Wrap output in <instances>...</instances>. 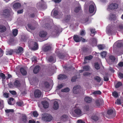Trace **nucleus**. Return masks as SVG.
<instances>
[{
    "instance_id": "nucleus-6",
    "label": "nucleus",
    "mask_w": 123,
    "mask_h": 123,
    "mask_svg": "<svg viewBox=\"0 0 123 123\" xmlns=\"http://www.w3.org/2000/svg\"><path fill=\"white\" fill-rule=\"evenodd\" d=\"M11 11L9 9H5L0 12V15H3L5 17L9 16L10 15Z\"/></svg>"
},
{
    "instance_id": "nucleus-58",
    "label": "nucleus",
    "mask_w": 123,
    "mask_h": 123,
    "mask_svg": "<svg viewBox=\"0 0 123 123\" xmlns=\"http://www.w3.org/2000/svg\"><path fill=\"white\" fill-rule=\"evenodd\" d=\"M45 86L46 88H48L49 87V83L48 82H45Z\"/></svg>"
},
{
    "instance_id": "nucleus-5",
    "label": "nucleus",
    "mask_w": 123,
    "mask_h": 123,
    "mask_svg": "<svg viewBox=\"0 0 123 123\" xmlns=\"http://www.w3.org/2000/svg\"><path fill=\"white\" fill-rule=\"evenodd\" d=\"M54 31L52 32V34L56 36L58 35L59 33L61 31V29L59 27L55 26L54 27Z\"/></svg>"
},
{
    "instance_id": "nucleus-26",
    "label": "nucleus",
    "mask_w": 123,
    "mask_h": 123,
    "mask_svg": "<svg viewBox=\"0 0 123 123\" xmlns=\"http://www.w3.org/2000/svg\"><path fill=\"white\" fill-rule=\"evenodd\" d=\"M67 78V76L63 74H60L58 77V79L59 80H62L66 79Z\"/></svg>"
},
{
    "instance_id": "nucleus-33",
    "label": "nucleus",
    "mask_w": 123,
    "mask_h": 123,
    "mask_svg": "<svg viewBox=\"0 0 123 123\" xmlns=\"http://www.w3.org/2000/svg\"><path fill=\"white\" fill-rule=\"evenodd\" d=\"M98 49L100 50L103 49L105 48V46L104 45H99L98 46Z\"/></svg>"
},
{
    "instance_id": "nucleus-44",
    "label": "nucleus",
    "mask_w": 123,
    "mask_h": 123,
    "mask_svg": "<svg viewBox=\"0 0 123 123\" xmlns=\"http://www.w3.org/2000/svg\"><path fill=\"white\" fill-rule=\"evenodd\" d=\"M70 18V16L69 15H68L66 16L65 18V20L66 22H67Z\"/></svg>"
},
{
    "instance_id": "nucleus-34",
    "label": "nucleus",
    "mask_w": 123,
    "mask_h": 123,
    "mask_svg": "<svg viewBox=\"0 0 123 123\" xmlns=\"http://www.w3.org/2000/svg\"><path fill=\"white\" fill-rule=\"evenodd\" d=\"M92 45L93 46H95L96 45L97 41L96 38H94L93 39L92 41Z\"/></svg>"
},
{
    "instance_id": "nucleus-51",
    "label": "nucleus",
    "mask_w": 123,
    "mask_h": 123,
    "mask_svg": "<svg viewBox=\"0 0 123 123\" xmlns=\"http://www.w3.org/2000/svg\"><path fill=\"white\" fill-rule=\"evenodd\" d=\"M90 31L92 35V36L94 35L95 32V30L94 29H91Z\"/></svg>"
},
{
    "instance_id": "nucleus-9",
    "label": "nucleus",
    "mask_w": 123,
    "mask_h": 123,
    "mask_svg": "<svg viewBox=\"0 0 123 123\" xmlns=\"http://www.w3.org/2000/svg\"><path fill=\"white\" fill-rule=\"evenodd\" d=\"M53 13L54 15L56 18H60L62 15L61 13L58 12V11L55 9H54L52 11V13Z\"/></svg>"
},
{
    "instance_id": "nucleus-21",
    "label": "nucleus",
    "mask_w": 123,
    "mask_h": 123,
    "mask_svg": "<svg viewBox=\"0 0 123 123\" xmlns=\"http://www.w3.org/2000/svg\"><path fill=\"white\" fill-rule=\"evenodd\" d=\"M43 107L45 108H48L49 107V104L48 102L46 101H44L42 102Z\"/></svg>"
},
{
    "instance_id": "nucleus-13",
    "label": "nucleus",
    "mask_w": 123,
    "mask_h": 123,
    "mask_svg": "<svg viewBox=\"0 0 123 123\" xmlns=\"http://www.w3.org/2000/svg\"><path fill=\"white\" fill-rule=\"evenodd\" d=\"M108 18L111 20H114L116 19L117 17L114 14L111 13L109 15Z\"/></svg>"
},
{
    "instance_id": "nucleus-62",
    "label": "nucleus",
    "mask_w": 123,
    "mask_h": 123,
    "mask_svg": "<svg viewBox=\"0 0 123 123\" xmlns=\"http://www.w3.org/2000/svg\"><path fill=\"white\" fill-rule=\"evenodd\" d=\"M3 96L4 97L7 98L8 97V94L7 93H5L4 94Z\"/></svg>"
},
{
    "instance_id": "nucleus-19",
    "label": "nucleus",
    "mask_w": 123,
    "mask_h": 123,
    "mask_svg": "<svg viewBox=\"0 0 123 123\" xmlns=\"http://www.w3.org/2000/svg\"><path fill=\"white\" fill-rule=\"evenodd\" d=\"M21 4L18 3H15L13 5V8L14 9H18L21 6Z\"/></svg>"
},
{
    "instance_id": "nucleus-42",
    "label": "nucleus",
    "mask_w": 123,
    "mask_h": 123,
    "mask_svg": "<svg viewBox=\"0 0 123 123\" xmlns=\"http://www.w3.org/2000/svg\"><path fill=\"white\" fill-rule=\"evenodd\" d=\"M16 104L19 106H21L23 105V101H19L17 102Z\"/></svg>"
},
{
    "instance_id": "nucleus-47",
    "label": "nucleus",
    "mask_w": 123,
    "mask_h": 123,
    "mask_svg": "<svg viewBox=\"0 0 123 123\" xmlns=\"http://www.w3.org/2000/svg\"><path fill=\"white\" fill-rule=\"evenodd\" d=\"M5 112L7 113L13 112H14V110L13 109H6L5 110Z\"/></svg>"
},
{
    "instance_id": "nucleus-12",
    "label": "nucleus",
    "mask_w": 123,
    "mask_h": 123,
    "mask_svg": "<svg viewBox=\"0 0 123 123\" xmlns=\"http://www.w3.org/2000/svg\"><path fill=\"white\" fill-rule=\"evenodd\" d=\"M42 94L41 92L38 90H36L34 92V95L36 98H38L40 97Z\"/></svg>"
},
{
    "instance_id": "nucleus-45",
    "label": "nucleus",
    "mask_w": 123,
    "mask_h": 123,
    "mask_svg": "<svg viewBox=\"0 0 123 123\" xmlns=\"http://www.w3.org/2000/svg\"><path fill=\"white\" fill-rule=\"evenodd\" d=\"M95 68L97 69H99L100 68V66L97 63H96L94 64Z\"/></svg>"
},
{
    "instance_id": "nucleus-41",
    "label": "nucleus",
    "mask_w": 123,
    "mask_h": 123,
    "mask_svg": "<svg viewBox=\"0 0 123 123\" xmlns=\"http://www.w3.org/2000/svg\"><path fill=\"white\" fill-rule=\"evenodd\" d=\"M89 69L90 67L88 66H85L83 67V69L86 71L89 70Z\"/></svg>"
},
{
    "instance_id": "nucleus-4",
    "label": "nucleus",
    "mask_w": 123,
    "mask_h": 123,
    "mask_svg": "<svg viewBox=\"0 0 123 123\" xmlns=\"http://www.w3.org/2000/svg\"><path fill=\"white\" fill-rule=\"evenodd\" d=\"M52 119L51 116L47 113H44L42 115V120L45 121H49Z\"/></svg>"
},
{
    "instance_id": "nucleus-24",
    "label": "nucleus",
    "mask_w": 123,
    "mask_h": 123,
    "mask_svg": "<svg viewBox=\"0 0 123 123\" xmlns=\"http://www.w3.org/2000/svg\"><path fill=\"white\" fill-rule=\"evenodd\" d=\"M85 101L88 103H90L92 101L91 98L88 97H86L85 98Z\"/></svg>"
},
{
    "instance_id": "nucleus-39",
    "label": "nucleus",
    "mask_w": 123,
    "mask_h": 123,
    "mask_svg": "<svg viewBox=\"0 0 123 123\" xmlns=\"http://www.w3.org/2000/svg\"><path fill=\"white\" fill-rule=\"evenodd\" d=\"M32 62L34 63L36 62L37 61V59L35 56H33L31 59Z\"/></svg>"
},
{
    "instance_id": "nucleus-32",
    "label": "nucleus",
    "mask_w": 123,
    "mask_h": 123,
    "mask_svg": "<svg viewBox=\"0 0 123 123\" xmlns=\"http://www.w3.org/2000/svg\"><path fill=\"white\" fill-rule=\"evenodd\" d=\"M18 30L17 29H15L13 30V31L12 33L14 36H16L18 34Z\"/></svg>"
},
{
    "instance_id": "nucleus-46",
    "label": "nucleus",
    "mask_w": 123,
    "mask_h": 123,
    "mask_svg": "<svg viewBox=\"0 0 123 123\" xmlns=\"http://www.w3.org/2000/svg\"><path fill=\"white\" fill-rule=\"evenodd\" d=\"M122 83L121 82H119L117 83L116 85V88H118L119 87L122 85Z\"/></svg>"
},
{
    "instance_id": "nucleus-53",
    "label": "nucleus",
    "mask_w": 123,
    "mask_h": 123,
    "mask_svg": "<svg viewBox=\"0 0 123 123\" xmlns=\"http://www.w3.org/2000/svg\"><path fill=\"white\" fill-rule=\"evenodd\" d=\"M8 53H7L6 54V55H11L12 54V52H13V50H11L9 51H8Z\"/></svg>"
},
{
    "instance_id": "nucleus-56",
    "label": "nucleus",
    "mask_w": 123,
    "mask_h": 123,
    "mask_svg": "<svg viewBox=\"0 0 123 123\" xmlns=\"http://www.w3.org/2000/svg\"><path fill=\"white\" fill-rule=\"evenodd\" d=\"M77 79V77L76 76H75L73 77L71 81L72 82H74Z\"/></svg>"
},
{
    "instance_id": "nucleus-18",
    "label": "nucleus",
    "mask_w": 123,
    "mask_h": 123,
    "mask_svg": "<svg viewBox=\"0 0 123 123\" xmlns=\"http://www.w3.org/2000/svg\"><path fill=\"white\" fill-rule=\"evenodd\" d=\"M47 35V32L44 31H41L39 34V36L41 37H45Z\"/></svg>"
},
{
    "instance_id": "nucleus-25",
    "label": "nucleus",
    "mask_w": 123,
    "mask_h": 123,
    "mask_svg": "<svg viewBox=\"0 0 123 123\" xmlns=\"http://www.w3.org/2000/svg\"><path fill=\"white\" fill-rule=\"evenodd\" d=\"M39 67L38 66H36L34 68L33 72L35 74L37 73L39 71Z\"/></svg>"
},
{
    "instance_id": "nucleus-17",
    "label": "nucleus",
    "mask_w": 123,
    "mask_h": 123,
    "mask_svg": "<svg viewBox=\"0 0 123 123\" xmlns=\"http://www.w3.org/2000/svg\"><path fill=\"white\" fill-rule=\"evenodd\" d=\"M74 41L76 42H78L81 41V37H79L78 36L76 35H74L73 37Z\"/></svg>"
},
{
    "instance_id": "nucleus-22",
    "label": "nucleus",
    "mask_w": 123,
    "mask_h": 123,
    "mask_svg": "<svg viewBox=\"0 0 123 123\" xmlns=\"http://www.w3.org/2000/svg\"><path fill=\"white\" fill-rule=\"evenodd\" d=\"M59 105L58 102L56 101H55L54 103L53 106V109L55 110H56L58 108Z\"/></svg>"
},
{
    "instance_id": "nucleus-43",
    "label": "nucleus",
    "mask_w": 123,
    "mask_h": 123,
    "mask_svg": "<svg viewBox=\"0 0 123 123\" xmlns=\"http://www.w3.org/2000/svg\"><path fill=\"white\" fill-rule=\"evenodd\" d=\"M92 57L93 56H92L90 55L89 56L85 57V60H90L92 59Z\"/></svg>"
},
{
    "instance_id": "nucleus-3",
    "label": "nucleus",
    "mask_w": 123,
    "mask_h": 123,
    "mask_svg": "<svg viewBox=\"0 0 123 123\" xmlns=\"http://www.w3.org/2000/svg\"><path fill=\"white\" fill-rule=\"evenodd\" d=\"M88 3L90 5L89 7V12L90 13H94L96 11V7L94 3L92 1H89Z\"/></svg>"
},
{
    "instance_id": "nucleus-20",
    "label": "nucleus",
    "mask_w": 123,
    "mask_h": 123,
    "mask_svg": "<svg viewBox=\"0 0 123 123\" xmlns=\"http://www.w3.org/2000/svg\"><path fill=\"white\" fill-rule=\"evenodd\" d=\"M51 46L50 45H48L43 48V50L45 51L46 52L49 51L51 49Z\"/></svg>"
},
{
    "instance_id": "nucleus-11",
    "label": "nucleus",
    "mask_w": 123,
    "mask_h": 123,
    "mask_svg": "<svg viewBox=\"0 0 123 123\" xmlns=\"http://www.w3.org/2000/svg\"><path fill=\"white\" fill-rule=\"evenodd\" d=\"M80 86H75L73 88V93L74 94H77L80 92Z\"/></svg>"
},
{
    "instance_id": "nucleus-50",
    "label": "nucleus",
    "mask_w": 123,
    "mask_h": 123,
    "mask_svg": "<svg viewBox=\"0 0 123 123\" xmlns=\"http://www.w3.org/2000/svg\"><path fill=\"white\" fill-rule=\"evenodd\" d=\"M0 77L3 79H5L6 78L5 75L3 73H1L0 74Z\"/></svg>"
},
{
    "instance_id": "nucleus-28",
    "label": "nucleus",
    "mask_w": 123,
    "mask_h": 123,
    "mask_svg": "<svg viewBox=\"0 0 123 123\" xmlns=\"http://www.w3.org/2000/svg\"><path fill=\"white\" fill-rule=\"evenodd\" d=\"M20 71L21 73L23 75H25L26 74V71L23 68H21L20 69Z\"/></svg>"
},
{
    "instance_id": "nucleus-7",
    "label": "nucleus",
    "mask_w": 123,
    "mask_h": 123,
    "mask_svg": "<svg viewBox=\"0 0 123 123\" xmlns=\"http://www.w3.org/2000/svg\"><path fill=\"white\" fill-rule=\"evenodd\" d=\"M114 116V115L112 110L110 109L108 111L106 115V117L109 118H111L113 117Z\"/></svg>"
},
{
    "instance_id": "nucleus-63",
    "label": "nucleus",
    "mask_w": 123,
    "mask_h": 123,
    "mask_svg": "<svg viewBox=\"0 0 123 123\" xmlns=\"http://www.w3.org/2000/svg\"><path fill=\"white\" fill-rule=\"evenodd\" d=\"M90 74L88 72H85L84 74V75L85 76H87L89 75Z\"/></svg>"
},
{
    "instance_id": "nucleus-52",
    "label": "nucleus",
    "mask_w": 123,
    "mask_h": 123,
    "mask_svg": "<svg viewBox=\"0 0 123 123\" xmlns=\"http://www.w3.org/2000/svg\"><path fill=\"white\" fill-rule=\"evenodd\" d=\"M28 25L29 28L31 30H33L35 29V28L34 27H33L32 25H31L30 24H28Z\"/></svg>"
},
{
    "instance_id": "nucleus-15",
    "label": "nucleus",
    "mask_w": 123,
    "mask_h": 123,
    "mask_svg": "<svg viewBox=\"0 0 123 123\" xmlns=\"http://www.w3.org/2000/svg\"><path fill=\"white\" fill-rule=\"evenodd\" d=\"M61 121L65 122L69 120V117L67 115H64L61 117Z\"/></svg>"
},
{
    "instance_id": "nucleus-59",
    "label": "nucleus",
    "mask_w": 123,
    "mask_h": 123,
    "mask_svg": "<svg viewBox=\"0 0 123 123\" xmlns=\"http://www.w3.org/2000/svg\"><path fill=\"white\" fill-rule=\"evenodd\" d=\"M77 123H85L81 119L78 120L77 121Z\"/></svg>"
},
{
    "instance_id": "nucleus-55",
    "label": "nucleus",
    "mask_w": 123,
    "mask_h": 123,
    "mask_svg": "<svg viewBox=\"0 0 123 123\" xmlns=\"http://www.w3.org/2000/svg\"><path fill=\"white\" fill-rule=\"evenodd\" d=\"M118 76L120 78H123V74L120 72L118 73Z\"/></svg>"
},
{
    "instance_id": "nucleus-37",
    "label": "nucleus",
    "mask_w": 123,
    "mask_h": 123,
    "mask_svg": "<svg viewBox=\"0 0 123 123\" xmlns=\"http://www.w3.org/2000/svg\"><path fill=\"white\" fill-rule=\"evenodd\" d=\"M92 118L95 121H97L98 120V118L96 116H93L92 117Z\"/></svg>"
},
{
    "instance_id": "nucleus-64",
    "label": "nucleus",
    "mask_w": 123,
    "mask_h": 123,
    "mask_svg": "<svg viewBox=\"0 0 123 123\" xmlns=\"http://www.w3.org/2000/svg\"><path fill=\"white\" fill-rule=\"evenodd\" d=\"M99 102L101 104H102L103 103V101L102 99H99L98 100Z\"/></svg>"
},
{
    "instance_id": "nucleus-10",
    "label": "nucleus",
    "mask_w": 123,
    "mask_h": 123,
    "mask_svg": "<svg viewBox=\"0 0 123 123\" xmlns=\"http://www.w3.org/2000/svg\"><path fill=\"white\" fill-rule=\"evenodd\" d=\"M114 26L111 25H109L107 26L106 28V32L108 34L111 33V31L114 29Z\"/></svg>"
},
{
    "instance_id": "nucleus-49",
    "label": "nucleus",
    "mask_w": 123,
    "mask_h": 123,
    "mask_svg": "<svg viewBox=\"0 0 123 123\" xmlns=\"http://www.w3.org/2000/svg\"><path fill=\"white\" fill-rule=\"evenodd\" d=\"M113 96L115 97H117L118 96V93L116 92H114L112 93Z\"/></svg>"
},
{
    "instance_id": "nucleus-23",
    "label": "nucleus",
    "mask_w": 123,
    "mask_h": 123,
    "mask_svg": "<svg viewBox=\"0 0 123 123\" xmlns=\"http://www.w3.org/2000/svg\"><path fill=\"white\" fill-rule=\"evenodd\" d=\"M6 30V28L5 26L2 25H0V32H3Z\"/></svg>"
},
{
    "instance_id": "nucleus-30",
    "label": "nucleus",
    "mask_w": 123,
    "mask_h": 123,
    "mask_svg": "<svg viewBox=\"0 0 123 123\" xmlns=\"http://www.w3.org/2000/svg\"><path fill=\"white\" fill-rule=\"evenodd\" d=\"M70 90V89L68 88L67 87L62 89L61 90V91L63 92H69Z\"/></svg>"
},
{
    "instance_id": "nucleus-54",
    "label": "nucleus",
    "mask_w": 123,
    "mask_h": 123,
    "mask_svg": "<svg viewBox=\"0 0 123 123\" xmlns=\"http://www.w3.org/2000/svg\"><path fill=\"white\" fill-rule=\"evenodd\" d=\"M115 103L119 105H121L120 100L119 99H117L115 102Z\"/></svg>"
},
{
    "instance_id": "nucleus-29",
    "label": "nucleus",
    "mask_w": 123,
    "mask_h": 123,
    "mask_svg": "<svg viewBox=\"0 0 123 123\" xmlns=\"http://www.w3.org/2000/svg\"><path fill=\"white\" fill-rule=\"evenodd\" d=\"M14 86L16 87H18L20 86V84L18 81L16 80L14 82Z\"/></svg>"
},
{
    "instance_id": "nucleus-60",
    "label": "nucleus",
    "mask_w": 123,
    "mask_h": 123,
    "mask_svg": "<svg viewBox=\"0 0 123 123\" xmlns=\"http://www.w3.org/2000/svg\"><path fill=\"white\" fill-rule=\"evenodd\" d=\"M96 105L98 106H100L101 104L98 100H96Z\"/></svg>"
},
{
    "instance_id": "nucleus-38",
    "label": "nucleus",
    "mask_w": 123,
    "mask_h": 123,
    "mask_svg": "<svg viewBox=\"0 0 123 123\" xmlns=\"http://www.w3.org/2000/svg\"><path fill=\"white\" fill-rule=\"evenodd\" d=\"M85 31L83 30H82L80 31V35L81 36L85 35Z\"/></svg>"
},
{
    "instance_id": "nucleus-8",
    "label": "nucleus",
    "mask_w": 123,
    "mask_h": 123,
    "mask_svg": "<svg viewBox=\"0 0 123 123\" xmlns=\"http://www.w3.org/2000/svg\"><path fill=\"white\" fill-rule=\"evenodd\" d=\"M118 7V5L116 3H111L110 4L107 9L113 10L117 9Z\"/></svg>"
},
{
    "instance_id": "nucleus-36",
    "label": "nucleus",
    "mask_w": 123,
    "mask_h": 123,
    "mask_svg": "<svg viewBox=\"0 0 123 123\" xmlns=\"http://www.w3.org/2000/svg\"><path fill=\"white\" fill-rule=\"evenodd\" d=\"M94 79L95 80H96L98 82H100L101 81L100 78L98 76L95 77Z\"/></svg>"
},
{
    "instance_id": "nucleus-48",
    "label": "nucleus",
    "mask_w": 123,
    "mask_h": 123,
    "mask_svg": "<svg viewBox=\"0 0 123 123\" xmlns=\"http://www.w3.org/2000/svg\"><path fill=\"white\" fill-rule=\"evenodd\" d=\"M101 92L99 91H96L93 92V94H100Z\"/></svg>"
},
{
    "instance_id": "nucleus-14",
    "label": "nucleus",
    "mask_w": 123,
    "mask_h": 123,
    "mask_svg": "<svg viewBox=\"0 0 123 123\" xmlns=\"http://www.w3.org/2000/svg\"><path fill=\"white\" fill-rule=\"evenodd\" d=\"M47 59L48 61L50 62H52L53 63H54L56 61L55 57L54 55L47 58Z\"/></svg>"
},
{
    "instance_id": "nucleus-61",
    "label": "nucleus",
    "mask_w": 123,
    "mask_h": 123,
    "mask_svg": "<svg viewBox=\"0 0 123 123\" xmlns=\"http://www.w3.org/2000/svg\"><path fill=\"white\" fill-rule=\"evenodd\" d=\"M63 86V85L62 84H61L59 85L57 87L59 89H60Z\"/></svg>"
},
{
    "instance_id": "nucleus-27",
    "label": "nucleus",
    "mask_w": 123,
    "mask_h": 123,
    "mask_svg": "<svg viewBox=\"0 0 123 123\" xmlns=\"http://www.w3.org/2000/svg\"><path fill=\"white\" fill-rule=\"evenodd\" d=\"M23 50V49L21 47H19L17 50L16 52V53L19 54L21 53H22Z\"/></svg>"
},
{
    "instance_id": "nucleus-1",
    "label": "nucleus",
    "mask_w": 123,
    "mask_h": 123,
    "mask_svg": "<svg viewBox=\"0 0 123 123\" xmlns=\"http://www.w3.org/2000/svg\"><path fill=\"white\" fill-rule=\"evenodd\" d=\"M70 113L74 117H76V116L79 117L81 115V111L80 110L79 108H75V107L74 110L70 111Z\"/></svg>"
},
{
    "instance_id": "nucleus-57",
    "label": "nucleus",
    "mask_w": 123,
    "mask_h": 123,
    "mask_svg": "<svg viewBox=\"0 0 123 123\" xmlns=\"http://www.w3.org/2000/svg\"><path fill=\"white\" fill-rule=\"evenodd\" d=\"M33 115L34 117H37L38 115L37 112L36 111L33 112Z\"/></svg>"
},
{
    "instance_id": "nucleus-31",
    "label": "nucleus",
    "mask_w": 123,
    "mask_h": 123,
    "mask_svg": "<svg viewBox=\"0 0 123 123\" xmlns=\"http://www.w3.org/2000/svg\"><path fill=\"white\" fill-rule=\"evenodd\" d=\"M106 54V52L105 51H103L100 53L101 56L103 58L105 57Z\"/></svg>"
},
{
    "instance_id": "nucleus-40",
    "label": "nucleus",
    "mask_w": 123,
    "mask_h": 123,
    "mask_svg": "<svg viewBox=\"0 0 123 123\" xmlns=\"http://www.w3.org/2000/svg\"><path fill=\"white\" fill-rule=\"evenodd\" d=\"M81 9V7L80 6L76 7L74 9V11L76 12H78Z\"/></svg>"
},
{
    "instance_id": "nucleus-35",
    "label": "nucleus",
    "mask_w": 123,
    "mask_h": 123,
    "mask_svg": "<svg viewBox=\"0 0 123 123\" xmlns=\"http://www.w3.org/2000/svg\"><path fill=\"white\" fill-rule=\"evenodd\" d=\"M22 119L24 122L25 123L27 122V119L26 115H23L22 116Z\"/></svg>"
},
{
    "instance_id": "nucleus-2",
    "label": "nucleus",
    "mask_w": 123,
    "mask_h": 123,
    "mask_svg": "<svg viewBox=\"0 0 123 123\" xmlns=\"http://www.w3.org/2000/svg\"><path fill=\"white\" fill-rule=\"evenodd\" d=\"M28 43L29 47L32 50H36L38 49V45L36 42L30 40Z\"/></svg>"
},
{
    "instance_id": "nucleus-16",
    "label": "nucleus",
    "mask_w": 123,
    "mask_h": 123,
    "mask_svg": "<svg viewBox=\"0 0 123 123\" xmlns=\"http://www.w3.org/2000/svg\"><path fill=\"white\" fill-rule=\"evenodd\" d=\"M110 61H111V62H109L108 60H106L107 62L109 64H112L115 61V57L113 55H111L109 57Z\"/></svg>"
}]
</instances>
